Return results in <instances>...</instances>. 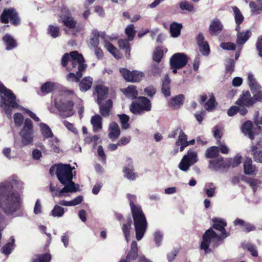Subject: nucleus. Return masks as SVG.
Returning a JSON list of instances; mask_svg holds the SVG:
<instances>
[{
    "label": "nucleus",
    "instance_id": "obj_52",
    "mask_svg": "<svg viewBox=\"0 0 262 262\" xmlns=\"http://www.w3.org/2000/svg\"><path fill=\"white\" fill-rule=\"evenodd\" d=\"M118 116L120 119L122 128L125 129H127L129 126L128 124V121L129 120V116L124 114L121 115H118Z\"/></svg>",
    "mask_w": 262,
    "mask_h": 262
},
{
    "label": "nucleus",
    "instance_id": "obj_48",
    "mask_svg": "<svg viewBox=\"0 0 262 262\" xmlns=\"http://www.w3.org/2000/svg\"><path fill=\"white\" fill-rule=\"evenodd\" d=\"M243 246L244 248L249 251L253 256H258V252L255 245H253L250 243H247L245 244H243Z\"/></svg>",
    "mask_w": 262,
    "mask_h": 262
},
{
    "label": "nucleus",
    "instance_id": "obj_42",
    "mask_svg": "<svg viewBox=\"0 0 262 262\" xmlns=\"http://www.w3.org/2000/svg\"><path fill=\"white\" fill-rule=\"evenodd\" d=\"M128 39H120L118 41V45L121 49L125 50V55L126 57L130 56V47Z\"/></svg>",
    "mask_w": 262,
    "mask_h": 262
},
{
    "label": "nucleus",
    "instance_id": "obj_13",
    "mask_svg": "<svg viewBox=\"0 0 262 262\" xmlns=\"http://www.w3.org/2000/svg\"><path fill=\"white\" fill-rule=\"evenodd\" d=\"M120 72L124 78L128 81L139 82L143 77V73L139 71L130 72L126 69H120Z\"/></svg>",
    "mask_w": 262,
    "mask_h": 262
},
{
    "label": "nucleus",
    "instance_id": "obj_7",
    "mask_svg": "<svg viewBox=\"0 0 262 262\" xmlns=\"http://www.w3.org/2000/svg\"><path fill=\"white\" fill-rule=\"evenodd\" d=\"M130 111L134 114H142L145 112H149L151 109L150 101L145 97H139L135 101L130 105Z\"/></svg>",
    "mask_w": 262,
    "mask_h": 262
},
{
    "label": "nucleus",
    "instance_id": "obj_57",
    "mask_svg": "<svg viewBox=\"0 0 262 262\" xmlns=\"http://www.w3.org/2000/svg\"><path fill=\"white\" fill-rule=\"evenodd\" d=\"M163 233L162 232L157 230L154 233V241L156 245L159 247L161 245Z\"/></svg>",
    "mask_w": 262,
    "mask_h": 262
},
{
    "label": "nucleus",
    "instance_id": "obj_55",
    "mask_svg": "<svg viewBox=\"0 0 262 262\" xmlns=\"http://www.w3.org/2000/svg\"><path fill=\"white\" fill-rule=\"evenodd\" d=\"M51 260V255L45 253L39 255L37 257L32 259L31 262H49Z\"/></svg>",
    "mask_w": 262,
    "mask_h": 262
},
{
    "label": "nucleus",
    "instance_id": "obj_33",
    "mask_svg": "<svg viewBox=\"0 0 262 262\" xmlns=\"http://www.w3.org/2000/svg\"><path fill=\"white\" fill-rule=\"evenodd\" d=\"M93 78L90 76L84 77L79 83V89L81 92L89 90L93 84Z\"/></svg>",
    "mask_w": 262,
    "mask_h": 262
},
{
    "label": "nucleus",
    "instance_id": "obj_32",
    "mask_svg": "<svg viewBox=\"0 0 262 262\" xmlns=\"http://www.w3.org/2000/svg\"><path fill=\"white\" fill-rule=\"evenodd\" d=\"M248 83L253 94L261 89V86L256 81L254 75L251 73L248 74Z\"/></svg>",
    "mask_w": 262,
    "mask_h": 262
},
{
    "label": "nucleus",
    "instance_id": "obj_23",
    "mask_svg": "<svg viewBox=\"0 0 262 262\" xmlns=\"http://www.w3.org/2000/svg\"><path fill=\"white\" fill-rule=\"evenodd\" d=\"M120 134V130L118 124L115 122L111 123L109 126L108 137L112 140L117 139Z\"/></svg>",
    "mask_w": 262,
    "mask_h": 262
},
{
    "label": "nucleus",
    "instance_id": "obj_20",
    "mask_svg": "<svg viewBox=\"0 0 262 262\" xmlns=\"http://www.w3.org/2000/svg\"><path fill=\"white\" fill-rule=\"evenodd\" d=\"M3 40L7 51L11 50L17 46L16 40L9 34H6L3 37Z\"/></svg>",
    "mask_w": 262,
    "mask_h": 262
},
{
    "label": "nucleus",
    "instance_id": "obj_60",
    "mask_svg": "<svg viewBox=\"0 0 262 262\" xmlns=\"http://www.w3.org/2000/svg\"><path fill=\"white\" fill-rule=\"evenodd\" d=\"M14 121L16 126H21L24 121V117L23 115L19 113H15L14 115Z\"/></svg>",
    "mask_w": 262,
    "mask_h": 262
},
{
    "label": "nucleus",
    "instance_id": "obj_51",
    "mask_svg": "<svg viewBox=\"0 0 262 262\" xmlns=\"http://www.w3.org/2000/svg\"><path fill=\"white\" fill-rule=\"evenodd\" d=\"M219 152L218 147L212 146L206 151V157L208 158H213L216 157Z\"/></svg>",
    "mask_w": 262,
    "mask_h": 262
},
{
    "label": "nucleus",
    "instance_id": "obj_15",
    "mask_svg": "<svg viewBox=\"0 0 262 262\" xmlns=\"http://www.w3.org/2000/svg\"><path fill=\"white\" fill-rule=\"evenodd\" d=\"M255 103L254 96L251 97L249 92L246 91L243 92L240 98L236 101V104L239 105H244L250 106Z\"/></svg>",
    "mask_w": 262,
    "mask_h": 262
},
{
    "label": "nucleus",
    "instance_id": "obj_14",
    "mask_svg": "<svg viewBox=\"0 0 262 262\" xmlns=\"http://www.w3.org/2000/svg\"><path fill=\"white\" fill-rule=\"evenodd\" d=\"M126 165L123 170L125 177L130 180H135L138 175L134 172L133 161L130 158H127Z\"/></svg>",
    "mask_w": 262,
    "mask_h": 262
},
{
    "label": "nucleus",
    "instance_id": "obj_56",
    "mask_svg": "<svg viewBox=\"0 0 262 262\" xmlns=\"http://www.w3.org/2000/svg\"><path fill=\"white\" fill-rule=\"evenodd\" d=\"M180 8L182 10H187L189 12L193 10V6L189 2L186 1H182L179 4Z\"/></svg>",
    "mask_w": 262,
    "mask_h": 262
},
{
    "label": "nucleus",
    "instance_id": "obj_28",
    "mask_svg": "<svg viewBox=\"0 0 262 262\" xmlns=\"http://www.w3.org/2000/svg\"><path fill=\"white\" fill-rule=\"evenodd\" d=\"M10 239V241L4 245L1 249V252L6 256L10 255L15 247L14 237L11 236Z\"/></svg>",
    "mask_w": 262,
    "mask_h": 262
},
{
    "label": "nucleus",
    "instance_id": "obj_36",
    "mask_svg": "<svg viewBox=\"0 0 262 262\" xmlns=\"http://www.w3.org/2000/svg\"><path fill=\"white\" fill-rule=\"evenodd\" d=\"M232 9L234 12V18L236 24L235 30L236 31H238L240 30V24L243 21L244 17L239 9L236 7H233Z\"/></svg>",
    "mask_w": 262,
    "mask_h": 262
},
{
    "label": "nucleus",
    "instance_id": "obj_1",
    "mask_svg": "<svg viewBox=\"0 0 262 262\" xmlns=\"http://www.w3.org/2000/svg\"><path fill=\"white\" fill-rule=\"evenodd\" d=\"M212 221L213 227L220 231L221 235L217 234L211 228L205 232L203 236L200 247L202 250H204L206 254L209 253L211 251L209 246L216 247L220 242L230 235L229 233L225 230V227L227 226V223L225 220L221 219H214Z\"/></svg>",
    "mask_w": 262,
    "mask_h": 262
},
{
    "label": "nucleus",
    "instance_id": "obj_26",
    "mask_svg": "<svg viewBox=\"0 0 262 262\" xmlns=\"http://www.w3.org/2000/svg\"><path fill=\"white\" fill-rule=\"evenodd\" d=\"M176 146H180V150L182 151L185 148L188 146L187 143V136L182 130H180V135L176 142Z\"/></svg>",
    "mask_w": 262,
    "mask_h": 262
},
{
    "label": "nucleus",
    "instance_id": "obj_6",
    "mask_svg": "<svg viewBox=\"0 0 262 262\" xmlns=\"http://www.w3.org/2000/svg\"><path fill=\"white\" fill-rule=\"evenodd\" d=\"M92 37L90 39V43L93 47H98L99 44V38L103 39L104 41V47L111 53L116 58H120L118 50L111 43L107 41L106 35L104 32H100L97 30L92 31Z\"/></svg>",
    "mask_w": 262,
    "mask_h": 262
},
{
    "label": "nucleus",
    "instance_id": "obj_22",
    "mask_svg": "<svg viewBox=\"0 0 262 262\" xmlns=\"http://www.w3.org/2000/svg\"><path fill=\"white\" fill-rule=\"evenodd\" d=\"M209 167L215 170H219L227 167V163L224 162L223 158L221 157L210 161Z\"/></svg>",
    "mask_w": 262,
    "mask_h": 262
},
{
    "label": "nucleus",
    "instance_id": "obj_44",
    "mask_svg": "<svg viewBox=\"0 0 262 262\" xmlns=\"http://www.w3.org/2000/svg\"><path fill=\"white\" fill-rule=\"evenodd\" d=\"M216 186L213 183H207L205 184L204 190L208 197H212L215 194Z\"/></svg>",
    "mask_w": 262,
    "mask_h": 262
},
{
    "label": "nucleus",
    "instance_id": "obj_43",
    "mask_svg": "<svg viewBox=\"0 0 262 262\" xmlns=\"http://www.w3.org/2000/svg\"><path fill=\"white\" fill-rule=\"evenodd\" d=\"M216 104L215 97L211 93L210 94L209 100L205 103L204 107L206 110L210 112L215 108Z\"/></svg>",
    "mask_w": 262,
    "mask_h": 262
},
{
    "label": "nucleus",
    "instance_id": "obj_35",
    "mask_svg": "<svg viewBox=\"0 0 262 262\" xmlns=\"http://www.w3.org/2000/svg\"><path fill=\"white\" fill-rule=\"evenodd\" d=\"M234 225L235 226H241L243 227V230L247 232L253 231L255 229V227L253 224L249 223H246L244 221L239 219H237L234 221Z\"/></svg>",
    "mask_w": 262,
    "mask_h": 262
},
{
    "label": "nucleus",
    "instance_id": "obj_12",
    "mask_svg": "<svg viewBox=\"0 0 262 262\" xmlns=\"http://www.w3.org/2000/svg\"><path fill=\"white\" fill-rule=\"evenodd\" d=\"M188 61V58L183 53H178L173 54L170 60L171 67L181 69L184 67Z\"/></svg>",
    "mask_w": 262,
    "mask_h": 262
},
{
    "label": "nucleus",
    "instance_id": "obj_47",
    "mask_svg": "<svg viewBox=\"0 0 262 262\" xmlns=\"http://www.w3.org/2000/svg\"><path fill=\"white\" fill-rule=\"evenodd\" d=\"M62 21L69 29H74L75 27L76 21L72 17L69 16L62 17Z\"/></svg>",
    "mask_w": 262,
    "mask_h": 262
},
{
    "label": "nucleus",
    "instance_id": "obj_50",
    "mask_svg": "<svg viewBox=\"0 0 262 262\" xmlns=\"http://www.w3.org/2000/svg\"><path fill=\"white\" fill-rule=\"evenodd\" d=\"M60 30L58 26L50 25L48 29V33L52 38H56L59 35Z\"/></svg>",
    "mask_w": 262,
    "mask_h": 262
},
{
    "label": "nucleus",
    "instance_id": "obj_16",
    "mask_svg": "<svg viewBox=\"0 0 262 262\" xmlns=\"http://www.w3.org/2000/svg\"><path fill=\"white\" fill-rule=\"evenodd\" d=\"M197 44L202 55L207 56L209 54L210 49L207 41H205L202 33H200L196 37Z\"/></svg>",
    "mask_w": 262,
    "mask_h": 262
},
{
    "label": "nucleus",
    "instance_id": "obj_54",
    "mask_svg": "<svg viewBox=\"0 0 262 262\" xmlns=\"http://www.w3.org/2000/svg\"><path fill=\"white\" fill-rule=\"evenodd\" d=\"M242 157L241 156L237 155L234 159H230L227 163V167L231 166L232 167H237L242 162Z\"/></svg>",
    "mask_w": 262,
    "mask_h": 262
},
{
    "label": "nucleus",
    "instance_id": "obj_4",
    "mask_svg": "<svg viewBox=\"0 0 262 262\" xmlns=\"http://www.w3.org/2000/svg\"><path fill=\"white\" fill-rule=\"evenodd\" d=\"M127 198L129 202L134 220L136 238L138 241H140L147 229V222L141 206L135 204L136 196L135 195L127 194Z\"/></svg>",
    "mask_w": 262,
    "mask_h": 262
},
{
    "label": "nucleus",
    "instance_id": "obj_40",
    "mask_svg": "<svg viewBox=\"0 0 262 262\" xmlns=\"http://www.w3.org/2000/svg\"><path fill=\"white\" fill-rule=\"evenodd\" d=\"M125 96L132 99L137 98L138 95V91L135 85H130L127 88L125 89L123 91Z\"/></svg>",
    "mask_w": 262,
    "mask_h": 262
},
{
    "label": "nucleus",
    "instance_id": "obj_31",
    "mask_svg": "<svg viewBox=\"0 0 262 262\" xmlns=\"http://www.w3.org/2000/svg\"><path fill=\"white\" fill-rule=\"evenodd\" d=\"M132 224V219L130 217H128L127 219L126 223L123 224L122 226V230L127 243L129 241Z\"/></svg>",
    "mask_w": 262,
    "mask_h": 262
},
{
    "label": "nucleus",
    "instance_id": "obj_61",
    "mask_svg": "<svg viewBox=\"0 0 262 262\" xmlns=\"http://www.w3.org/2000/svg\"><path fill=\"white\" fill-rule=\"evenodd\" d=\"M220 47L224 50H234L235 49V45L232 42H222Z\"/></svg>",
    "mask_w": 262,
    "mask_h": 262
},
{
    "label": "nucleus",
    "instance_id": "obj_37",
    "mask_svg": "<svg viewBox=\"0 0 262 262\" xmlns=\"http://www.w3.org/2000/svg\"><path fill=\"white\" fill-rule=\"evenodd\" d=\"M48 141V146L51 150L56 153H59L60 151V140L56 137L51 138Z\"/></svg>",
    "mask_w": 262,
    "mask_h": 262
},
{
    "label": "nucleus",
    "instance_id": "obj_46",
    "mask_svg": "<svg viewBox=\"0 0 262 262\" xmlns=\"http://www.w3.org/2000/svg\"><path fill=\"white\" fill-rule=\"evenodd\" d=\"M244 181L252 188L254 192H256L258 187L261 184L260 180L254 178H246L244 179Z\"/></svg>",
    "mask_w": 262,
    "mask_h": 262
},
{
    "label": "nucleus",
    "instance_id": "obj_3",
    "mask_svg": "<svg viewBox=\"0 0 262 262\" xmlns=\"http://www.w3.org/2000/svg\"><path fill=\"white\" fill-rule=\"evenodd\" d=\"M0 105L3 108L7 117L11 119L12 118V109L20 108L26 112L28 115L35 121L39 122V118L30 110L19 107L16 99L15 95L12 91L7 89L3 83L0 81Z\"/></svg>",
    "mask_w": 262,
    "mask_h": 262
},
{
    "label": "nucleus",
    "instance_id": "obj_21",
    "mask_svg": "<svg viewBox=\"0 0 262 262\" xmlns=\"http://www.w3.org/2000/svg\"><path fill=\"white\" fill-rule=\"evenodd\" d=\"M223 25L218 19H213L210 25V33L212 35H217L221 33L223 30Z\"/></svg>",
    "mask_w": 262,
    "mask_h": 262
},
{
    "label": "nucleus",
    "instance_id": "obj_2",
    "mask_svg": "<svg viewBox=\"0 0 262 262\" xmlns=\"http://www.w3.org/2000/svg\"><path fill=\"white\" fill-rule=\"evenodd\" d=\"M69 62L70 65L67 67V70L73 72H70L67 75V80L70 82H78L82 76V72L87 67L84 59L77 51H73L70 54H65L62 58L61 64L63 67H66Z\"/></svg>",
    "mask_w": 262,
    "mask_h": 262
},
{
    "label": "nucleus",
    "instance_id": "obj_8",
    "mask_svg": "<svg viewBox=\"0 0 262 262\" xmlns=\"http://www.w3.org/2000/svg\"><path fill=\"white\" fill-rule=\"evenodd\" d=\"M22 139V144L27 145L31 144L34 138L33 126L32 121L27 118L25 120L23 128L19 132Z\"/></svg>",
    "mask_w": 262,
    "mask_h": 262
},
{
    "label": "nucleus",
    "instance_id": "obj_11",
    "mask_svg": "<svg viewBox=\"0 0 262 262\" xmlns=\"http://www.w3.org/2000/svg\"><path fill=\"white\" fill-rule=\"evenodd\" d=\"M55 107L59 111L60 115L63 117H69L73 116L74 114L73 110L74 103L72 101H67L62 102L58 101L55 100L54 101Z\"/></svg>",
    "mask_w": 262,
    "mask_h": 262
},
{
    "label": "nucleus",
    "instance_id": "obj_10",
    "mask_svg": "<svg viewBox=\"0 0 262 262\" xmlns=\"http://www.w3.org/2000/svg\"><path fill=\"white\" fill-rule=\"evenodd\" d=\"M199 160L197 152L193 150H189L184 155L179 164V168L184 172L188 171L190 167Z\"/></svg>",
    "mask_w": 262,
    "mask_h": 262
},
{
    "label": "nucleus",
    "instance_id": "obj_25",
    "mask_svg": "<svg viewBox=\"0 0 262 262\" xmlns=\"http://www.w3.org/2000/svg\"><path fill=\"white\" fill-rule=\"evenodd\" d=\"M138 256V247L136 241H133L131 244L130 250L126 255V262H130L137 258Z\"/></svg>",
    "mask_w": 262,
    "mask_h": 262
},
{
    "label": "nucleus",
    "instance_id": "obj_45",
    "mask_svg": "<svg viewBox=\"0 0 262 262\" xmlns=\"http://www.w3.org/2000/svg\"><path fill=\"white\" fill-rule=\"evenodd\" d=\"M50 190L52 192V195L56 196L58 197H63V196H69V193H71L70 191H66L63 193V194H60V192L62 191V189H59V188H56L51 183L50 184Z\"/></svg>",
    "mask_w": 262,
    "mask_h": 262
},
{
    "label": "nucleus",
    "instance_id": "obj_29",
    "mask_svg": "<svg viewBox=\"0 0 262 262\" xmlns=\"http://www.w3.org/2000/svg\"><path fill=\"white\" fill-rule=\"evenodd\" d=\"M184 96L183 94H180L176 97L171 98L169 105L170 107L174 108H179L182 106L184 101Z\"/></svg>",
    "mask_w": 262,
    "mask_h": 262
},
{
    "label": "nucleus",
    "instance_id": "obj_63",
    "mask_svg": "<svg viewBox=\"0 0 262 262\" xmlns=\"http://www.w3.org/2000/svg\"><path fill=\"white\" fill-rule=\"evenodd\" d=\"M145 95L152 97L156 93V89L152 86H149L144 89Z\"/></svg>",
    "mask_w": 262,
    "mask_h": 262
},
{
    "label": "nucleus",
    "instance_id": "obj_24",
    "mask_svg": "<svg viewBox=\"0 0 262 262\" xmlns=\"http://www.w3.org/2000/svg\"><path fill=\"white\" fill-rule=\"evenodd\" d=\"M58 85L57 82L47 81L41 85L40 91L43 95H47L57 89Z\"/></svg>",
    "mask_w": 262,
    "mask_h": 262
},
{
    "label": "nucleus",
    "instance_id": "obj_5",
    "mask_svg": "<svg viewBox=\"0 0 262 262\" xmlns=\"http://www.w3.org/2000/svg\"><path fill=\"white\" fill-rule=\"evenodd\" d=\"M75 169L70 164H59L57 165V177L60 183L64 186L59 195L66 191L75 193L80 191L79 185L72 181L73 174L72 170Z\"/></svg>",
    "mask_w": 262,
    "mask_h": 262
},
{
    "label": "nucleus",
    "instance_id": "obj_34",
    "mask_svg": "<svg viewBox=\"0 0 262 262\" xmlns=\"http://www.w3.org/2000/svg\"><path fill=\"white\" fill-rule=\"evenodd\" d=\"M102 118L99 115H96L93 116L91 119V122L93 125V130L97 132L102 129Z\"/></svg>",
    "mask_w": 262,
    "mask_h": 262
},
{
    "label": "nucleus",
    "instance_id": "obj_58",
    "mask_svg": "<svg viewBox=\"0 0 262 262\" xmlns=\"http://www.w3.org/2000/svg\"><path fill=\"white\" fill-rule=\"evenodd\" d=\"M163 53L162 50L159 48H156L154 52L153 59L156 62L159 63L163 57Z\"/></svg>",
    "mask_w": 262,
    "mask_h": 262
},
{
    "label": "nucleus",
    "instance_id": "obj_53",
    "mask_svg": "<svg viewBox=\"0 0 262 262\" xmlns=\"http://www.w3.org/2000/svg\"><path fill=\"white\" fill-rule=\"evenodd\" d=\"M125 34L128 37V39L129 40L132 41L134 39L135 34L136 33V31L134 29V25L130 24L127 26L125 29Z\"/></svg>",
    "mask_w": 262,
    "mask_h": 262
},
{
    "label": "nucleus",
    "instance_id": "obj_19",
    "mask_svg": "<svg viewBox=\"0 0 262 262\" xmlns=\"http://www.w3.org/2000/svg\"><path fill=\"white\" fill-rule=\"evenodd\" d=\"M99 105L100 113L104 117H107L110 115V111L112 107V101L111 99L107 100L105 103L102 102L98 103Z\"/></svg>",
    "mask_w": 262,
    "mask_h": 262
},
{
    "label": "nucleus",
    "instance_id": "obj_9",
    "mask_svg": "<svg viewBox=\"0 0 262 262\" xmlns=\"http://www.w3.org/2000/svg\"><path fill=\"white\" fill-rule=\"evenodd\" d=\"M1 21L2 23L7 24L10 22L14 26L20 24V18L15 9L9 8L5 9L0 16Z\"/></svg>",
    "mask_w": 262,
    "mask_h": 262
},
{
    "label": "nucleus",
    "instance_id": "obj_30",
    "mask_svg": "<svg viewBox=\"0 0 262 262\" xmlns=\"http://www.w3.org/2000/svg\"><path fill=\"white\" fill-rule=\"evenodd\" d=\"M252 127V122L250 121H247L243 124L242 129L244 134L247 135L250 139L253 140L255 134Z\"/></svg>",
    "mask_w": 262,
    "mask_h": 262
},
{
    "label": "nucleus",
    "instance_id": "obj_64",
    "mask_svg": "<svg viewBox=\"0 0 262 262\" xmlns=\"http://www.w3.org/2000/svg\"><path fill=\"white\" fill-rule=\"evenodd\" d=\"M256 48L258 51L259 56L262 57V37H258L256 43Z\"/></svg>",
    "mask_w": 262,
    "mask_h": 262
},
{
    "label": "nucleus",
    "instance_id": "obj_59",
    "mask_svg": "<svg viewBox=\"0 0 262 262\" xmlns=\"http://www.w3.org/2000/svg\"><path fill=\"white\" fill-rule=\"evenodd\" d=\"M225 66L226 71L231 73L234 70L235 61L233 59H229L226 61Z\"/></svg>",
    "mask_w": 262,
    "mask_h": 262
},
{
    "label": "nucleus",
    "instance_id": "obj_41",
    "mask_svg": "<svg viewBox=\"0 0 262 262\" xmlns=\"http://www.w3.org/2000/svg\"><path fill=\"white\" fill-rule=\"evenodd\" d=\"M182 25L176 22L172 23L170 26V31L171 36L173 37H177L180 34Z\"/></svg>",
    "mask_w": 262,
    "mask_h": 262
},
{
    "label": "nucleus",
    "instance_id": "obj_39",
    "mask_svg": "<svg viewBox=\"0 0 262 262\" xmlns=\"http://www.w3.org/2000/svg\"><path fill=\"white\" fill-rule=\"evenodd\" d=\"M41 135L44 139H49L53 137V134L50 127L45 123H40L39 124Z\"/></svg>",
    "mask_w": 262,
    "mask_h": 262
},
{
    "label": "nucleus",
    "instance_id": "obj_17",
    "mask_svg": "<svg viewBox=\"0 0 262 262\" xmlns=\"http://www.w3.org/2000/svg\"><path fill=\"white\" fill-rule=\"evenodd\" d=\"M95 91L97 94V103L102 102L108 95V88L102 84H98L95 87Z\"/></svg>",
    "mask_w": 262,
    "mask_h": 262
},
{
    "label": "nucleus",
    "instance_id": "obj_49",
    "mask_svg": "<svg viewBox=\"0 0 262 262\" xmlns=\"http://www.w3.org/2000/svg\"><path fill=\"white\" fill-rule=\"evenodd\" d=\"M64 209L63 207L56 205L52 210L51 214L54 217H60L63 215Z\"/></svg>",
    "mask_w": 262,
    "mask_h": 262
},
{
    "label": "nucleus",
    "instance_id": "obj_62",
    "mask_svg": "<svg viewBox=\"0 0 262 262\" xmlns=\"http://www.w3.org/2000/svg\"><path fill=\"white\" fill-rule=\"evenodd\" d=\"M97 152L98 156L101 158L102 161L103 163H106V156L105 155L104 151L102 148V146L100 145L98 147Z\"/></svg>",
    "mask_w": 262,
    "mask_h": 262
},
{
    "label": "nucleus",
    "instance_id": "obj_27",
    "mask_svg": "<svg viewBox=\"0 0 262 262\" xmlns=\"http://www.w3.org/2000/svg\"><path fill=\"white\" fill-rule=\"evenodd\" d=\"M237 32L236 43L238 45H244L248 40L251 35V32L250 30L242 32H240L239 30Z\"/></svg>",
    "mask_w": 262,
    "mask_h": 262
},
{
    "label": "nucleus",
    "instance_id": "obj_18",
    "mask_svg": "<svg viewBox=\"0 0 262 262\" xmlns=\"http://www.w3.org/2000/svg\"><path fill=\"white\" fill-rule=\"evenodd\" d=\"M244 173L248 175H255L257 171L255 165L252 164V161L250 158H247L244 163Z\"/></svg>",
    "mask_w": 262,
    "mask_h": 262
},
{
    "label": "nucleus",
    "instance_id": "obj_38",
    "mask_svg": "<svg viewBox=\"0 0 262 262\" xmlns=\"http://www.w3.org/2000/svg\"><path fill=\"white\" fill-rule=\"evenodd\" d=\"M170 80L168 75H166L164 80L162 82L161 88L162 93L166 97H169L170 95Z\"/></svg>",
    "mask_w": 262,
    "mask_h": 262
}]
</instances>
